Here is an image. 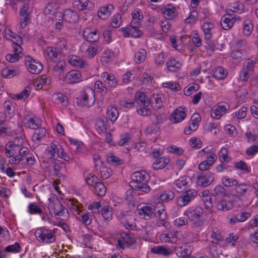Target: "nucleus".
<instances>
[{"instance_id":"e2e57ef3","label":"nucleus","mask_w":258,"mask_h":258,"mask_svg":"<svg viewBox=\"0 0 258 258\" xmlns=\"http://www.w3.org/2000/svg\"><path fill=\"white\" fill-rule=\"evenodd\" d=\"M101 213L104 219L108 220L112 218V209L107 205L104 206L101 211Z\"/></svg>"},{"instance_id":"72a5a7b5","label":"nucleus","mask_w":258,"mask_h":258,"mask_svg":"<svg viewBox=\"0 0 258 258\" xmlns=\"http://www.w3.org/2000/svg\"><path fill=\"white\" fill-rule=\"evenodd\" d=\"M53 168L55 175L59 178L63 177L64 173L66 172V167L63 162H54L53 164Z\"/></svg>"},{"instance_id":"2f4dec72","label":"nucleus","mask_w":258,"mask_h":258,"mask_svg":"<svg viewBox=\"0 0 258 258\" xmlns=\"http://www.w3.org/2000/svg\"><path fill=\"white\" fill-rule=\"evenodd\" d=\"M154 213L155 217H161L163 220L167 216L166 212L165 210V206L161 202L157 203L155 206L153 205Z\"/></svg>"},{"instance_id":"79ce46f5","label":"nucleus","mask_w":258,"mask_h":258,"mask_svg":"<svg viewBox=\"0 0 258 258\" xmlns=\"http://www.w3.org/2000/svg\"><path fill=\"white\" fill-rule=\"evenodd\" d=\"M100 51V48L97 45H90L88 46L86 51V56L89 58H93L99 51Z\"/></svg>"},{"instance_id":"774afa93","label":"nucleus","mask_w":258,"mask_h":258,"mask_svg":"<svg viewBox=\"0 0 258 258\" xmlns=\"http://www.w3.org/2000/svg\"><path fill=\"white\" fill-rule=\"evenodd\" d=\"M167 55L164 52L160 53L154 59L155 63L158 66H163L166 59Z\"/></svg>"},{"instance_id":"680f3d73","label":"nucleus","mask_w":258,"mask_h":258,"mask_svg":"<svg viewBox=\"0 0 258 258\" xmlns=\"http://www.w3.org/2000/svg\"><path fill=\"white\" fill-rule=\"evenodd\" d=\"M4 108L5 109L4 113L6 117H10L14 110L13 109V104L11 101L8 100L4 103Z\"/></svg>"},{"instance_id":"c9c22d12","label":"nucleus","mask_w":258,"mask_h":258,"mask_svg":"<svg viewBox=\"0 0 258 258\" xmlns=\"http://www.w3.org/2000/svg\"><path fill=\"white\" fill-rule=\"evenodd\" d=\"M228 75V71L222 67H218L213 71V77L217 80H224Z\"/></svg>"},{"instance_id":"aec40b11","label":"nucleus","mask_w":258,"mask_h":258,"mask_svg":"<svg viewBox=\"0 0 258 258\" xmlns=\"http://www.w3.org/2000/svg\"><path fill=\"white\" fill-rule=\"evenodd\" d=\"M114 9V6L112 5H106L101 7L98 9V16L101 19L106 20L110 17Z\"/></svg>"},{"instance_id":"412c9836","label":"nucleus","mask_w":258,"mask_h":258,"mask_svg":"<svg viewBox=\"0 0 258 258\" xmlns=\"http://www.w3.org/2000/svg\"><path fill=\"white\" fill-rule=\"evenodd\" d=\"M24 125L27 128L37 130L39 126V119L37 117H31L26 115L23 118Z\"/></svg>"},{"instance_id":"7ed1b4c3","label":"nucleus","mask_w":258,"mask_h":258,"mask_svg":"<svg viewBox=\"0 0 258 258\" xmlns=\"http://www.w3.org/2000/svg\"><path fill=\"white\" fill-rule=\"evenodd\" d=\"M77 102L81 105L90 107L95 102V96L94 90L91 87L84 88L77 97Z\"/></svg>"},{"instance_id":"cd10ccee","label":"nucleus","mask_w":258,"mask_h":258,"mask_svg":"<svg viewBox=\"0 0 258 258\" xmlns=\"http://www.w3.org/2000/svg\"><path fill=\"white\" fill-rule=\"evenodd\" d=\"M211 238L212 239L211 242L213 244H220L224 241V237L221 234L220 230L217 227L212 228Z\"/></svg>"},{"instance_id":"423d86ee","label":"nucleus","mask_w":258,"mask_h":258,"mask_svg":"<svg viewBox=\"0 0 258 258\" xmlns=\"http://www.w3.org/2000/svg\"><path fill=\"white\" fill-rule=\"evenodd\" d=\"M48 207L49 210L53 212L55 216H63L66 213H69L68 210L57 199L50 202Z\"/></svg>"},{"instance_id":"c85d7f7f","label":"nucleus","mask_w":258,"mask_h":258,"mask_svg":"<svg viewBox=\"0 0 258 258\" xmlns=\"http://www.w3.org/2000/svg\"><path fill=\"white\" fill-rule=\"evenodd\" d=\"M164 17L167 20H172L177 16L176 8L171 5L167 6L162 11Z\"/></svg>"},{"instance_id":"f257e3e1","label":"nucleus","mask_w":258,"mask_h":258,"mask_svg":"<svg viewBox=\"0 0 258 258\" xmlns=\"http://www.w3.org/2000/svg\"><path fill=\"white\" fill-rule=\"evenodd\" d=\"M131 178L132 181L130 182L131 187L144 193H148L150 191L151 188L147 184L150 176L146 171H136L132 174Z\"/></svg>"},{"instance_id":"f03ea898","label":"nucleus","mask_w":258,"mask_h":258,"mask_svg":"<svg viewBox=\"0 0 258 258\" xmlns=\"http://www.w3.org/2000/svg\"><path fill=\"white\" fill-rule=\"evenodd\" d=\"M29 153L28 148H19L8 143L5 147L6 155L10 158L9 162L13 164H17L23 160V158L27 156Z\"/></svg>"},{"instance_id":"5fc2aeb1","label":"nucleus","mask_w":258,"mask_h":258,"mask_svg":"<svg viewBox=\"0 0 258 258\" xmlns=\"http://www.w3.org/2000/svg\"><path fill=\"white\" fill-rule=\"evenodd\" d=\"M107 111L110 120L112 122H114L119 116V112L117 109L115 107L109 106L107 109Z\"/></svg>"},{"instance_id":"39448f33","label":"nucleus","mask_w":258,"mask_h":258,"mask_svg":"<svg viewBox=\"0 0 258 258\" xmlns=\"http://www.w3.org/2000/svg\"><path fill=\"white\" fill-rule=\"evenodd\" d=\"M36 239L43 242L50 243L55 241V235L51 231L45 228L38 229L35 232Z\"/></svg>"},{"instance_id":"69168bd1","label":"nucleus","mask_w":258,"mask_h":258,"mask_svg":"<svg viewBox=\"0 0 258 258\" xmlns=\"http://www.w3.org/2000/svg\"><path fill=\"white\" fill-rule=\"evenodd\" d=\"M28 212L30 214H41L42 210L35 203H31L28 206Z\"/></svg>"},{"instance_id":"37998d69","label":"nucleus","mask_w":258,"mask_h":258,"mask_svg":"<svg viewBox=\"0 0 258 258\" xmlns=\"http://www.w3.org/2000/svg\"><path fill=\"white\" fill-rule=\"evenodd\" d=\"M147 56L146 50L144 49H140L135 54L134 59L136 63H141L143 62Z\"/></svg>"},{"instance_id":"0e129e2a","label":"nucleus","mask_w":258,"mask_h":258,"mask_svg":"<svg viewBox=\"0 0 258 258\" xmlns=\"http://www.w3.org/2000/svg\"><path fill=\"white\" fill-rule=\"evenodd\" d=\"M222 183L226 187L235 186L237 184L238 181L233 178H229L228 176H224L222 178Z\"/></svg>"},{"instance_id":"6e6552de","label":"nucleus","mask_w":258,"mask_h":258,"mask_svg":"<svg viewBox=\"0 0 258 258\" xmlns=\"http://www.w3.org/2000/svg\"><path fill=\"white\" fill-rule=\"evenodd\" d=\"M163 95L162 94H154L151 96L149 104L154 110L160 111L163 107Z\"/></svg>"},{"instance_id":"c756f323","label":"nucleus","mask_w":258,"mask_h":258,"mask_svg":"<svg viewBox=\"0 0 258 258\" xmlns=\"http://www.w3.org/2000/svg\"><path fill=\"white\" fill-rule=\"evenodd\" d=\"M227 11L230 13L242 14L244 12V7L240 2H235L229 4L227 7Z\"/></svg>"},{"instance_id":"6e6d98bb","label":"nucleus","mask_w":258,"mask_h":258,"mask_svg":"<svg viewBox=\"0 0 258 258\" xmlns=\"http://www.w3.org/2000/svg\"><path fill=\"white\" fill-rule=\"evenodd\" d=\"M38 130L35 131L32 137V139L34 141L39 142L46 135V131L44 128H38Z\"/></svg>"},{"instance_id":"9d476101","label":"nucleus","mask_w":258,"mask_h":258,"mask_svg":"<svg viewBox=\"0 0 258 258\" xmlns=\"http://www.w3.org/2000/svg\"><path fill=\"white\" fill-rule=\"evenodd\" d=\"M83 36L87 41L95 42L99 39L100 33L96 29L87 28L83 31Z\"/></svg>"},{"instance_id":"a18cd8bd","label":"nucleus","mask_w":258,"mask_h":258,"mask_svg":"<svg viewBox=\"0 0 258 258\" xmlns=\"http://www.w3.org/2000/svg\"><path fill=\"white\" fill-rule=\"evenodd\" d=\"M217 207L218 210L227 211L231 210L233 208V206L230 202L221 200L217 203Z\"/></svg>"},{"instance_id":"09e8293b","label":"nucleus","mask_w":258,"mask_h":258,"mask_svg":"<svg viewBox=\"0 0 258 258\" xmlns=\"http://www.w3.org/2000/svg\"><path fill=\"white\" fill-rule=\"evenodd\" d=\"M94 192L98 196H103L105 193L106 188L105 185L100 182H96L94 185Z\"/></svg>"},{"instance_id":"a19ab883","label":"nucleus","mask_w":258,"mask_h":258,"mask_svg":"<svg viewBox=\"0 0 258 258\" xmlns=\"http://www.w3.org/2000/svg\"><path fill=\"white\" fill-rule=\"evenodd\" d=\"M56 63L52 68V71L55 73L60 74L64 72L66 68V63L63 59H58V61L54 62Z\"/></svg>"},{"instance_id":"dca6fc26","label":"nucleus","mask_w":258,"mask_h":258,"mask_svg":"<svg viewBox=\"0 0 258 258\" xmlns=\"http://www.w3.org/2000/svg\"><path fill=\"white\" fill-rule=\"evenodd\" d=\"M190 178L187 176H182L173 183L174 188L177 191H180L186 188L190 182Z\"/></svg>"},{"instance_id":"8fccbe9b","label":"nucleus","mask_w":258,"mask_h":258,"mask_svg":"<svg viewBox=\"0 0 258 258\" xmlns=\"http://www.w3.org/2000/svg\"><path fill=\"white\" fill-rule=\"evenodd\" d=\"M234 166L237 169L241 170L243 174L249 173L250 172V169L247 166L246 163L242 160L234 163Z\"/></svg>"},{"instance_id":"4be33fe9","label":"nucleus","mask_w":258,"mask_h":258,"mask_svg":"<svg viewBox=\"0 0 258 258\" xmlns=\"http://www.w3.org/2000/svg\"><path fill=\"white\" fill-rule=\"evenodd\" d=\"M5 37L7 39L13 41V45H21L23 43L22 38L13 32L10 28H6L5 30Z\"/></svg>"},{"instance_id":"bf43d9fd","label":"nucleus","mask_w":258,"mask_h":258,"mask_svg":"<svg viewBox=\"0 0 258 258\" xmlns=\"http://www.w3.org/2000/svg\"><path fill=\"white\" fill-rule=\"evenodd\" d=\"M244 56L243 51L242 50H234L230 54V57L235 60L237 62H239Z\"/></svg>"},{"instance_id":"f8f14e48","label":"nucleus","mask_w":258,"mask_h":258,"mask_svg":"<svg viewBox=\"0 0 258 258\" xmlns=\"http://www.w3.org/2000/svg\"><path fill=\"white\" fill-rule=\"evenodd\" d=\"M184 109L182 106L177 107L170 115L171 121L174 123H177L183 120L186 116Z\"/></svg>"},{"instance_id":"20e7f679","label":"nucleus","mask_w":258,"mask_h":258,"mask_svg":"<svg viewBox=\"0 0 258 258\" xmlns=\"http://www.w3.org/2000/svg\"><path fill=\"white\" fill-rule=\"evenodd\" d=\"M198 196V191L195 189L190 188L183 191L182 194L177 198L176 204L180 208L187 205L193 201Z\"/></svg>"},{"instance_id":"e433bc0d","label":"nucleus","mask_w":258,"mask_h":258,"mask_svg":"<svg viewBox=\"0 0 258 258\" xmlns=\"http://www.w3.org/2000/svg\"><path fill=\"white\" fill-rule=\"evenodd\" d=\"M166 65L168 70L172 72H177L182 66L181 62L176 61L174 58H171L169 61H167L166 62Z\"/></svg>"},{"instance_id":"bb28decb","label":"nucleus","mask_w":258,"mask_h":258,"mask_svg":"<svg viewBox=\"0 0 258 258\" xmlns=\"http://www.w3.org/2000/svg\"><path fill=\"white\" fill-rule=\"evenodd\" d=\"M68 58L69 63L72 66L79 68H85L88 67V64L86 62L77 55H70Z\"/></svg>"},{"instance_id":"473e14b6","label":"nucleus","mask_w":258,"mask_h":258,"mask_svg":"<svg viewBox=\"0 0 258 258\" xmlns=\"http://www.w3.org/2000/svg\"><path fill=\"white\" fill-rule=\"evenodd\" d=\"M227 110L226 106L223 104H219L216 107L213 108L211 115L213 117L219 119L221 116L225 113Z\"/></svg>"},{"instance_id":"4d7b16f0","label":"nucleus","mask_w":258,"mask_h":258,"mask_svg":"<svg viewBox=\"0 0 258 258\" xmlns=\"http://www.w3.org/2000/svg\"><path fill=\"white\" fill-rule=\"evenodd\" d=\"M235 186V191L238 196H244L248 189L247 185L245 183L239 184L238 183Z\"/></svg>"},{"instance_id":"3c124183","label":"nucleus","mask_w":258,"mask_h":258,"mask_svg":"<svg viewBox=\"0 0 258 258\" xmlns=\"http://www.w3.org/2000/svg\"><path fill=\"white\" fill-rule=\"evenodd\" d=\"M58 6L56 3L54 2H49L46 6L44 9V13L46 15L53 14L55 13Z\"/></svg>"},{"instance_id":"6ab92c4d","label":"nucleus","mask_w":258,"mask_h":258,"mask_svg":"<svg viewBox=\"0 0 258 258\" xmlns=\"http://www.w3.org/2000/svg\"><path fill=\"white\" fill-rule=\"evenodd\" d=\"M14 53L13 54H8L6 56V59L11 62H15L17 61L22 57L20 55L22 51V48L21 45H13Z\"/></svg>"},{"instance_id":"0eeeda50","label":"nucleus","mask_w":258,"mask_h":258,"mask_svg":"<svg viewBox=\"0 0 258 258\" xmlns=\"http://www.w3.org/2000/svg\"><path fill=\"white\" fill-rule=\"evenodd\" d=\"M153 205L147 204L138 209V213L143 219L146 220L155 218Z\"/></svg>"},{"instance_id":"f704fd0d","label":"nucleus","mask_w":258,"mask_h":258,"mask_svg":"<svg viewBox=\"0 0 258 258\" xmlns=\"http://www.w3.org/2000/svg\"><path fill=\"white\" fill-rule=\"evenodd\" d=\"M45 52L50 60L53 62L58 61L60 59V54L56 48L52 47H47Z\"/></svg>"},{"instance_id":"a211bd4d","label":"nucleus","mask_w":258,"mask_h":258,"mask_svg":"<svg viewBox=\"0 0 258 258\" xmlns=\"http://www.w3.org/2000/svg\"><path fill=\"white\" fill-rule=\"evenodd\" d=\"M62 20L69 23H76L79 20V17L77 12L70 10H65L62 15Z\"/></svg>"},{"instance_id":"a878e982","label":"nucleus","mask_w":258,"mask_h":258,"mask_svg":"<svg viewBox=\"0 0 258 258\" xmlns=\"http://www.w3.org/2000/svg\"><path fill=\"white\" fill-rule=\"evenodd\" d=\"M60 148V145H56L51 143L46 150L45 155L48 159L54 160L56 158V153L57 154Z\"/></svg>"},{"instance_id":"ddd939ff","label":"nucleus","mask_w":258,"mask_h":258,"mask_svg":"<svg viewBox=\"0 0 258 258\" xmlns=\"http://www.w3.org/2000/svg\"><path fill=\"white\" fill-rule=\"evenodd\" d=\"M68 84L78 83L81 81V74L77 70H72L68 72L63 80Z\"/></svg>"},{"instance_id":"de8ad7c7","label":"nucleus","mask_w":258,"mask_h":258,"mask_svg":"<svg viewBox=\"0 0 258 258\" xmlns=\"http://www.w3.org/2000/svg\"><path fill=\"white\" fill-rule=\"evenodd\" d=\"M20 74L18 69H10V68H5L2 71V76L5 78H12L14 76H18Z\"/></svg>"},{"instance_id":"5701e85b","label":"nucleus","mask_w":258,"mask_h":258,"mask_svg":"<svg viewBox=\"0 0 258 258\" xmlns=\"http://www.w3.org/2000/svg\"><path fill=\"white\" fill-rule=\"evenodd\" d=\"M232 19V14L230 13L225 14L222 16L220 21L222 28L225 30L230 29L234 23V21Z\"/></svg>"},{"instance_id":"052dcab7","label":"nucleus","mask_w":258,"mask_h":258,"mask_svg":"<svg viewBox=\"0 0 258 258\" xmlns=\"http://www.w3.org/2000/svg\"><path fill=\"white\" fill-rule=\"evenodd\" d=\"M9 143L19 148H27L25 146L26 142L25 139L22 137H16L13 141L9 142Z\"/></svg>"},{"instance_id":"ea45409f","label":"nucleus","mask_w":258,"mask_h":258,"mask_svg":"<svg viewBox=\"0 0 258 258\" xmlns=\"http://www.w3.org/2000/svg\"><path fill=\"white\" fill-rule=\"evenodd\" d=\"M100 165L98 167L101 177L103 179H107L111 174L112 170L104 165L102 161H100Z\"/></svg>"},{"instance_id":"58836bf2","label":"nucleus","mask_w":258,"mask_h":258,"mask_svg":"<svg viewBox=\"0 0 258 258\" xmlns=\"http://www.w3.org/2000/svg\"><path fill=\"white\" fill-rule=\"evenodd\" d=\"M202 28L204 32L205 37L208 38L210 36H212L213 31L214 28V25L213 23L209 22H205L202 25Z\"/></svg>"},{"instance_id":"13d9d810","label":"nucleus","mask_w":258,"mask_h":258,"mask_svg":"<svg viewBox=\"0 0 258 258\" xmlns=\"http://www.w3.org/2000/svg\"><path fill=\"white\" fill-rule=\"evenodd\" d=\"M137 101L141 102L144 106H148L149 101H147V97L145 94L142 92H138L135 96Z\"/></svg>"},{"instance_id":"f3484780","label":"nucleus","mask_w":258,"mask_h":258,"mask_svg":"<svg viewBox=\"0 0 258 258\" xmlns=\"http://www.w3.org/2000/svg\"><path fill=\"white\" fill-rule=\"evenodd\" d=\"M143 19L141 18L133 19L131 23L130 31L131 36L134 38L140 37L142 35V31L139 29Z\"/></svg>"},{"instance_id":"603ef678","label":"nucleus","mask_w":258,"mask_h":258,"mask_svg":"<svg viewBox=\"0 0 258 258\" xmlns=\"http://www.w3.org/2000/svg\"><path fill=\"white\" fill-rule=\"evenodd\" d=\"M243 33L245 36H249L252 32L253 25L249 19L245 20L243 24Z\"/></svg>"},{"instance_id":"864d4df0","label":"nucleus","mask_w":258,"mask_h":258,"mask_svg":"<svg viewBox=\"0 0 258 258\" xmlns=\"http://www.w3.org/2000/svg\"><path fill=\"white\" fill-rule=\"evenodd\" d=\"M175 197L174 191L170 190H167L163 191L160 195L159 198L162 201L168 202L172 200Z\"/></svg>"},{"instance_id":"393cba45","label":"nucleus","mask_w":258,"mask_h":258,"mask_svg":"<svg viewBox=\"0 0 258 258\" xmlns=\"http://www.w3.org/2000/svg\"><path fill=\"white\" fill-rule=\"evenodd\" d=\"M95 127L99 134L105 132L108 127V121L104 116L98 118L96 121Z\"/></svg>"},{"instance_id":"7c9ffc66","label":"nucleus","mask_w":258,"mask_h":258,"mask_svg":"<svg viewBox=\"0 0 258 258\" xmlns=\"http://www.w3.org/2000/svg\"><path fill=\"white\" fill-rule=\"evenodd\" d=\"M101 77L104 81L108 84L111 88H115L117 84V81L115 77L112 74L107 72H103Z\"/></svg>"},{"instance_id":"9b49d317","label":"nucleus","mask_w":258,"mask_h":258,"mask_svg":"<svg viewBox=\"0 0 258 258\" xmlns=\"http://www.w3.org/2000/svg\"><path fill=\"white\" fill-rule=\"evenodd\" d=\"M214 181V174L208 172L199 176L197 178V183L199 186L206 187L210 185Z\"/></svg>"},{"instance_id":"4468645a","label":"nucleus","mask_w":258,"mask_h":258,"mask_svg":"<svg viewBox=\"0 0 258 258\" xmlns=\"http://www.w3.org/2000/svg\"><path fill=\"white\" fill-rule=\"evenodd\" d=\"M203 213V209L201 207H196L195 209H189L184 212V215L194 221L199 220Z\"/></svg>"},{"instance_id":"b1692460","label":"nucleus","mask_w":258,"mask_h":258,"mask_svg":"<svg viewBox=\"0 0 258 258\" xmlns=\"http://www.w3.org/2000/svg\"><path fill=\"white\" fill-rule=\"evenodd\" d=\"M151 252L167 256L173 253V249L168 246L158 245L153 247Z\"/></svg>"},{"instance_id":"49530a36","label":"nucleus","mask_w":258,"mask_h":258,"mask_svg":"<svg viewBox=\"0 0 258 258\" xmlns=\"http://www.w3.org/2000/svg\"><path fill=\"white\" fill-rule=\"evenodd\" d=\"M213 195L215 197L224 198L227 195V190L223 186L217 185L213 190Z\"/></svg>"},{"instance_id":"338daca9","label":"nucleus","mask_w":258,"mask_h":258,"mask_svg":"<svg viewBox=\"0 0 258 258\" xmlns=\"http://www.w3.org/2000/svg\"><path fill=\"white\" fill-rule=\"evenodd\" d=\"M107 160L110 164L113 165H118L123 163L122 160L119 159L118 157L114 156L112 154H109L107 156Z\"/></svg>"},{"instance_id":"4c0bfd02","label":"nucleus","mask_w":258,"mask_h":258,"mask_svg":"<svg viewBox=\"0 0 258 258\" xmlns=\"http://www.w3.org/2000/svg\"><path fill=\"white\" fill-rule=\"evenodd\" d=\"M170 159L166 157L158 158L153 163L152 167L155 170H158L164 168L169 163Z\"/></svg>"},{"instance_id":"2eb2a0df","label":"nucleus","mask_w":258,"mask_h":258,"mask_svg":"<svg viewBox=\"0 0 258 258\" xmlns=\"http://www.w3.org/2000/svg\"><path fill=\"white\" fill-rule=\"evenodd\" d=\"M73 5L74 8L79 11L92 10L94 8L93 3L89 0H76L73 2Z\"/></svg>"},{"instance_id":"1a4fd4ad","label":"nucleus","mask_w":258,"mask_h":258,"mask_svg":"<svg viewBox=\"0 0 258 258\" xmlns=\"http://www.w3.org/2000/svg\"><path fill=\"white\" fill-rule=\"evenodd\" d=\"M25 60L28 62V63L26 64L28 70L31 74H38L42 70V64L40 62H37L33 60V59L29 56H26L25 57Z\"/></svg>"},{"instance_id":"c03bdc74","label":"nucleus","mask_w":258,"mask_h":258,"mask_svg":"<svg viewBox=\"0 0 258 258\" xmlns=\"http://www.w3.org/2000/svg\"><path fill=\"white\" fill-rule=\"evenodd\" d=\"M218 156L220 162H229L231 158L228 156V150L226 148H222L219 152Z\"/></svg>"}]
</instances>
